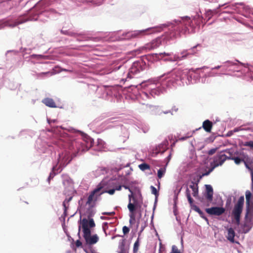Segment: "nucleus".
I'll return each instance as SVG.
<instances>
[{"label":"nucleus","instance_id":"33","mask_svg":"<svg viewBox=\"0 0 253 253\" xmlns=\"http://www.w3.org/2000/svg\"><path fill=\"white\" fill-rule=\"evenodd\" d=\"M151 189L152 191V193L155 195L156 197H157L159 195L158 192L157 191V189L153 186H151Z\"/></svg>","mask_w":253,"mask_h":253},{"label":"nucleus","instance_id":"11","mask_svg":"<svg viewBox=\"0 0 253 253\" xmlns=\"http://www.w3.org/2000/svg\"><path fill=\"white\" fill-rule=\"evenodd\" d=\"M141 66L139 63H134L127 74V78L132 79L134 78L135 75L140 72Z\"/></svg>","mask_w":253,"mask_h":253},{"label":"nucleus","instance_id":"22","mask_svg":"<svg viewBox=\"0 0 253 253\" xmlns=\"http://www.w3.org/2000/svg\"><path fill=\"white\" fill-rule=\"evenodd\" d=\"M54 75L53 72H46L39 73L37 74V77L38 78H42L44 76L50 75L52 76Z\"/></svg>","mask_w":253,"mask_h":253},{"label":"nucleus","instance_id":"6","mask_svg":"<svg viewBox=\"0 0 253 253\" xmlns=\"http://www.w3.org/2000/svg\"><path fill=\"white\" fill-rule=\"evenodd\" d=\"M176 22L177 23L178 27H176V30H178V34H185L188 31V27L191 26L192 21L190 18L186 17L182 18L180 20Z\"/></svg>","mask_w":253,"mask_h":253},{"label":"nucleus","instance_id":"3","mask_svg":"<svg viewBox=\"0 0 253 253\" xmlns=\"http://www.w3.org/2000/svg\"><path fill=\"white\" fill-rule=\"evenodd\" d=\"M69 149L72 152L74 156L81 152L88 150V148L85 146V143L81 141L71 140L69 144Z\"/></svg>","mask_w":253,"mask_h":253},{"label":"nucleus","instance_id":"14","mask_svg":"<svg viewBox=\"0 0 253 253\" xmlns=\"http://www.w3.org/2000/svg\"><path fill=\"white\" fill-rule=\"evenodd\" d=\"M175 30V28H174L173 30H171L169 32H166L165 34L163 35V36L166 38V42H167V41L170 39L176 38L177 37V35L180 34H178V31L176 32Z\"/></svg>","mask_w":253,"mask_h":253},{"label":"nucleus","instance_id":"17","mask_svg":"<svg viewBox=\"0 0 253 253\" xmlns=\"http://www.w3.org/2000/svg\"><path fill=\"white\" fill-rule=\"evenodd\" d=\"M42 103L46 106L51 107L55 108L56 107V103L53 99L50 98H45L42 100Z\"/></svg>","mask_w":253,"mask_h":253},{"label":"nucleus","instance_id":"50","mask_svg":"<svg viewBox=\"0 0 253 253\" xmlns=\"http://www.w3.org/2000/svg\"><path fill=\"white\" fill-rule=\"evenodd\" d=\"M248 213H249V211H247V213H246V217H247Z\"/></svg>","mask_w":253,"mask_h":253},{"label":"nucleus","instance_id":"38","mask_svg":"<svg viewBox=\"0 0 253 253\" xmlns=\"http://www.w3.org/2000/svg\"><path fill=\"white\" fill-rule=\"evenodd\" d=\"M72 199V197H70L69 199H66L63 203V206L64 207L65 210L67 209L66 204H68Z\"/></svg>","mask_w":253,"mask_h":253},{"label":"nucleus","instance_id":"4","mask_svg":"<svg viewBox=\"0 0 253 253\" xmlns=\"http://www.w3.org/2000/svg\"><path fill=\"white\" fill-rule=\"evenodd\" d=\"M244 204V197L242 196L239 198L232 211V215L237 225H239L240 222V217L243 211Z\"/></svg>","mask_w":253,"mask_h":253},{"label":"nucleus","instance_id":"39","mask_svg":"<svg viewBox=\"0 0 253 253\" xmlns=\"http://www.w3.org/2000/svg\"><path fill=\"white\" fill-rule=\"evenodd\" d=\"M130 231L129 228L126 226H124L123 227V232L124 235H126L129 233Z\"/></svg>","mask_w":253,"mask_h":253},{"label":"nucleus","instance_id":"52","mask_svg":"<svg viewBox=\"0 0 253 253\" xmlns=\"http://www.w3.org/2000/svg\"><path fill=\"white\" fill-rule=\"evenodd\" d=\"M51 176H52V174L50 173L48 178L49 179Z\"/></svg>","mask_w":253,"mask_h":253},{"label":"nucleus","instance_id":"15","mask_svg":"<svg viewBox=\"0 0 253 253\" xmlns=\"http://www.w3.org/2000/svg\"><path fill=\"white\" fill-rule=\"evenodd\" d=\"M205 197L208 202H211L213 199V189L211 185H206Z\"/></svg>","mask_w":253,"mask_h":253},{"label":"nucleus","instance_id":"8","mask_svg":"<svg viewBox=\"0 0 253 253\" xmlns=\"http://www.w3.org/2000/svg\"><path fill=\"white\" fill-rule=\"evenodd\" d=\"M166 38L161 36L153 40L151 42L145 44L143 48L152 50L158 48L162 44L163 42H166Z\"/></svg>","mask_w":253,"mask_h":253},{"label":"nucleus","instance_id":"28","mask_svg":"<svg viewBox=\"0 0 253 253\" xmlns=\"http://www.w3.org/2000/svg\"><path fill=\"white\" fill-rule=\"evenodd\" d=\"M111 186H112L115 190L120 191L122 189V186L117 182H113Z\"/></svg>","mask_w":253,"mask_h":253},{"label":"nucleus","instance_id":"2","mask_svg":"<svg viewBox=\"0 0 253 253\" xmlns=\"http://www.w3.org/2000/svg\"><path fill=\"white\" fill-rule=\"evenodd\" d=\"M157 32L158 31L157 28L151 27L141 30L128 32L123 34L122 36L123 39L130 40L133 39L141 38Z\"/></svg>","mask_w":253,"mask_h":253},{"label":"nucleus","instance_id":"21","mask_svg":"<svg viewBox=\"0 0 253 253\" xmlns=\"http://www.w3.org/2000/svg\"><path fill=\"white\" fill-rule=\"evenodd\" d=\"M186 197L187 198L188 201L190 205V206L191 207V208L193 209V206H194L195 205L193 204L194 201L191 197L190 191L189 190V189L188 188L186 190Z\"/></svg>","mask_w":253,"mask_h":253},{"label":"nucleus","instance_id":"19","mask_svg":"<svg viewBox=\"0 0 253 253\" xmlns=\"http://www.w3.org/2000/svg\"><path fill=\"white\" fill-rule=\"evenodd\" d=\"M190 188L192 190V195L194 197H196L198 195V183L191 182V184L189 185Z\"/></svg>","mask_w":253,"mask_h":253},{"label":"nucleus","instance_id":"47","mask_svg":"<svg viewBox=\"0 0 253 253\" xmlns=\"http://www.w3.org/2000/svg\"><path fill=\"white\" fill-rule=\"evenodd\" d=\"M187 137H182L180 138V140H185Z\"/></svg>","mask_w":253,"mask_h":253},{"label":"nucleus","instance_id":"27","mask_svg":"<svg viewBox=\"0 0 253 253\" xmlns=\"http://www.w3.org/2000/svg\"><path fill=\"white\" fill-rule=\"evenodd\" d=\"M139 169L142 170L150 169V166L146 163H143L139 165Z\"/></svg>","mask_w":253,"mask_h":253},{"label":"nucleus","instance_id":"54","mask_svg":"<svg viewBox=\"0 0 253 253\" xmlns=\"http://www.w3.org/2000/svg\"><path fill=\"white\" fill-rule=\"evenodd\" d=\"M116 236H121V237H123V236H122V235H121V236H120V235H116Z\"/></svg>","mask_w":253,"mask_h":253},{"label":"nucleus","instance_id":"25","mask_svg":"<svg viewBox=\"0 0 253 253\" xmlns=\"http://www.w3.org/2000/svg\"><path fill=\"white\" fill-rule=\"evenodd\" d=\"M244 163V164L246 166V167L250 171L251 177H252V183L253 184V167H251L249 166V165L248 164V163L244 161L243 162Z\"/></svg>","mask_w":253,"mask_h":253},{"label":"nucleus","instance_id":"46","mask_svg":"<svg viewBox=\"0 0 253 253\" xmlns=\"http://www.w3.org/2000/svg\"><path fill=\"white\" fill-rule=\"evenodd\" d=\"M103 214H104V215H110V214H111V213H109V212H103Z\"/></svg>","mask_w":253,"mask_h":253},{"label":"nucleus","instance_id":"45","mask_svg":"<svg viewBox=\"0 0 253 253\" xmlns=\"http://www.w3.org/2000/svg\"><path fill=\"white\" fill-rule=\"evenodd\" d=\"M119 253H127V250L126 249L120 250Z\"/></svg>","mask_w":253,"mask_h":253},{"label":"nucleus","instance_id":"49","mask_svg":"<svg viewBox=\"0 0 253 253\" xmlns=\"http://www.w3.org/2000/svg\"><path fill=\"white\" fill-rule=\"evenodd\" d=\"M189 71L190 72L192 71L195 72L196 70H194L193 69H191Z\"/></svg>","mask_w":253,"mask_h":253},{"label":"nucleus","instance_id":"36","mask_svg":"<svg viewBox=\"0 0 253 253\" xmlns=\"http://www.w3.org/2000/svg\"><path fill=\"white\" fill-rule=\"evenodd\" d=\"M214 168L212 167V166H211V168L209 169V170L207 171L205 173H204L202 174L201 176H200V178L202 177V176H207L208 175L213 169Z\"/></svg>","mask_w":253,"mask_h":253},{"label":"nucleus","instance_id":"32","mask_svg":"<svg viewBox=\"0 0 253 253\" xmlns=\"http://www.w3.org/2000/svg\"><path fill=\"white\" fill-rule=\"evenodd\" d=\"M131 204H133L134 211H135L136 208L138 205V201L136 200V198L135 197H133V198L131 199Z\"/></svg>","mask_w":253,"mask_h":253},{"label":"nucleus","instance_id":"43","mask_svg":"<svg viewBox=\"0 0 253 253\" xmlns=\"http://www.w3.org/2000/svg\"><path fill=\"white\" fill-rule=\"evenodd\" d=\"M82 245V243L79 240H77L76 242V246L77 247H81Z\"/></svg>","mask_w":253,"mask_h":253},{"label":"nucleus","instance_id":"41","mask_svg":"<svg viewBox=\"0 0 253 253\" xmlns=\"http://www.w3.org/2000/svg\"><path fill=\"white\" fill-rule=\"evenodd\" d=\"M244 145L246 146H249L251 148H253V141H250L246 142L245 143Z\"/></svg>","mask_w":253,"mask_h":253},{"label":"nucleus","instance_id":"51","mask_svg":"<svg viewBox=\"0 0 253 253\" xmlns=\"http://www.w3.org/2000/svg\"><path fill=\"white\" fill-rule=\"evenodd\" d=\"M234 131L235 132L237 131H238L237 128H235V129H234Z\"/></svg>","mask_w":253,"mask_h":253},{"label":"nucleus","instance_id":"20","mask_svg":"<svg viewBox=\"0 0 253 253\" xmlns=\"http://www.w3.org/2000/svg\"><path fill=\"white\" fill-rule=\"evenodd\" d=\"M135 197L133 192L132 190H131V192H130V194L128 195V199H129V203L127 205V208L129 210V212H133L134 211V206L133 204H131V199L133 198V197Z\"/></svg>","mask_w":253,"mask_h":253},{"label":"nucleus","instance_id":"9","mask_svg":"<svg viewBox=\"0 0 253 253\" xmlns=\"http://www.w3.org/2000/svg\"><path fill=\"white\" fill-rule=\"evenodd\" d=\"M181 72L179 70H174L167 74H164L165 79L168 80L169 84H172L180 79Z\"/></svg>","mask_w":253,"mask_h":253},{"label":"nucleus","instance_id":"31","mask_svg":"<svg viewBox=\"0 0 253 253\" xmlns=\"http://www.w3.org/2000/svg\"><path fill=\"white\" fill-rule=\"evenodd\" d=\"M130 219H129V223L130 224H133L135 221V215H134V211L130 212Z\"/></svg>","mask_w":253,"mask_h":253},{"label":"nucleus","instance_id":"42","mask_svg":"<svg viewBox=\"0 0 253 253\" xmlns=\"http://www.w3.org/2000/svg\"><path fill=\"white\" fill-rule=\"evenodd\" d=\"M215 151H216V149H211L209 151L208 154L210 155H211L213 154L214 153H215Z\"/></svg>","mask_w":253,"mask_h":253},{"label":"nucleus","instance_id":"12","mask_svg":"<svg viewBox=\"0 0 253 253\" xmlns=\"http://www.w3.org/2000/svg\"><path fill=\"white\" fill-rule=\"evenodd\" d=\"M225 210L222 207H211L206 209V211L210 215H214L219 216L222 215Z\"/></svg>","mask_w":253,"mask_h":253},{"label":"nucleus","instance_id":"34","mask_svg":"<svg viewBox=\"0 0 253 253\" xmlns=\"http://www.w3.org/2000/svg\"><path fill=\"white\" fill-rule=\"evenodd\" d=\"M125 243H126L125 239H123L121 241V242L120 243V244L119 246L120 250H122L123 249H126L125 248Z\"/></svg>","mask_w":253,"mask_h":253},{"label":"nucleus","instance_id":"10","mask_svg":"<svg viewBox=\"0 0 253 253\" xmlns=\"http://www.w3.org/2000/svg\"><path fill=\"white\" fill-rule=\"evenodd\" d=\"M226 160H228V156L221 152L213 157V162L210 164L211 166L215 169L219 166H221Z\"/></svg>","mask_w":253,"mask_h":253},{"label":"nucleus","instance_id":"35","mask_svg":"<svg viewBox=\"0 0 253 253\" xmlns=\"http://www.w3.org/2000/svg\"><path fill=\"white\" fill-rule=\"evenodd\" d=\"M193 210H194L195 211L197 212L200 215L203 214V211L197 206H193Z\"/></svg>","mask_w":253,"mask_h":253},{"label":"nucleus","instance_id":"16","mask_svg":"<svg viewBox=\"0 0 253 253\" xmlns=\"http://www.w3.org/2000/svg\"><path fill=\"white\" fill-rule=\"evenodd\" d=\"M212 123L209 120H206L203 123V127L207 132H211L212 127Z\"/></svg>","mask_w":253,"mask_h":253},{"label":"nucleus","instance_id":"37","mask_svg":"<svg viewBox=\"0 0 253 253\" xmlns=\"http://www.w3.org/2000/svg\"><path fill=\"white\" fill-rule=\"evenodd\" d=\"M171 253H181V252L178 249L177 247L176 246L173 245L172 246V250H171Z\"/></svg>","mask_w":253,"mask_h":253},{"label":"nucleus","instance_id":"7","mask_svg":"<svg viewBox=\"0 0 253 253\" xmlns=\"http://www.w3.org/2000/svg\"><path fill=\"white\" fill-rule=\"evenodd\" d=\"M196 46H195L190 49L189 51H188V50H184L181 52V54L182 55V56L181 57L175 55L173 57H169V58L165 59L164 61L171 62L176 61L185 59L189 55H194L196 53V51H195V48L196 47Z\"/></svg>","mask_w":253,"mask_h":253},{"label":"nucleus","instance_id":"1","mask_svg":"<svg viewBox=\"0 0 253 253\" xmlns=\"http://www.w3.org/2000/svg\"><path fill=\"white\" fill-rule=\"evenodd\" d=\"M93 215L92 213H90L88 215V218H84L81 220V225L79 227V233L81 228H82L83 232V237L87 245L91 246L95 244L99 241V237L97 234L91 235V229L95 226V223L91 217Z\"/></svg>","mask_w":253,"mask_h":253},{"label":"nucleus","instance_id":"40","mask_svg":"<svg viewBox=\"0 0 253 253\" xmlns=\"http://www.w3.org/2000/svg\"><path fill=\"white\" fill-rule=\"evenodd\" d=\"M115 189L113 188L112 189H110V190H106L105 191H103V193H107L109 194L110 195H113L115 193Z\"/></svg>","mask_w":253,"mask_h":253},{"label":"nucleus","instance_id":"24","mask_svg":"<svg viewBox=\"0 0 253 253\" xmlns=\"http://www.w3.org/2000/svg\"><path fill=\"white\" fill-rule=\"evenodd\" d=\"M154 56H155L156 58H159V56H163V57L164 56H169L171 55V53L170 52H162L160 53H155L153 54Z\"/></svg>","mask_w":253,"mask_h":253},{"label":"nucleus","instance_id":"23","mask_svg":"<svg viewBox=\"0 0 253 253\" xmlns=\"http://www.w3.org/2000/svg\"><path fill=\"white\" fill-rule=\"evenodd\" d=\"M139 247V238L138 237L137 239V240L135 241V242L134 244L133 248V251L134 253H136L138 250Z\"/></svg>","mask_w":253,"mask_h":253},{"label":"nucleus","instance_id":"30","mask_svg":"<svg viewBox=\"0 0 253 253\" xmlns=\"http://www.w3.org/2000/svg\"><path fill=\"white\" fill-rule=\"evenodd\" d=\"M252 194L249 191H247L246 192V199L247 204L249 205L250 198L251 197Z\"/></svg>","mask_w":253,"mask_h":253},{"label":"nucleus","instance_id":"18","mask_svg":"<svg viewBox=\"0 0 253 253\" xmlns=\"http://www.w3.org/2000/svg\"><path fill=\"white\" fill-rule=\"evenodd\" d=\"M235 236V232L232 228H229L227 230V239L231 243H234V237Z\"/></svg>","mask_w":253,"mask_h":253},{"label":"nucleus","instance_id":"48","mask_svg":"<svg viewBox=\"0 0 253 253\" xmlns=\"http://www.w3.org/2000/svg\"><path fill=\"white\" fill-rule=\"evenodd\" d=\"M220 67V66H217L216 67H215L213 69H219Z\"/></svg>","mask_w":253,"mask_h":253},{"label":"nucleus","instance_id":"29","mask_svg":"<svg viewBox=\"0 0 253 253\" xmlns=\"http://www.w3.org/2000/svg\"><path fill=\"white\" fill-rule=\"evenodd\" d=\"M23 22H24L23 21H19V20H17L16 21H15L14 23L13 24H9V25L8 24V22H6L5 23V25L7 26L11 27H14L15 26H16L18 25L19 24H22Z\"/></svg>","mask_w":253,"mask_h":253},{"label":"nucleus","instance_id":"44","mask_svg":"<svg viewBox=\"0 0 253 253\" xmlns=\"http://www.w3.org/2000/svg\"><path fill=\"white\" fill-rule=\"evenodd\" d=\"M122 187H124L126 189H128L130 192H131L132 189L130 188L128 186L123 185Z\"/></svg>","mask_w":253,"mask_h":253},{"label":"nucleus","instance_id":"13","mask_svg":"<svg viewBox=\"0 0 253 253\" xmlns=\"http://www.w3.org/2000/svg\"><path fill=\"white\" fill-rule=\"evenodd\" d=\"M224 152L228 154L229 156H228V160H233L236 165H239L242 162H244V159L233 156V153L231 152L230 150L229 149H226L225 151H224Z\"/></svg>","mask_w":253,"mask_h":253},{"label":"nucleus","instance_id":"5","mask_svg":"<svg viewBox=\"0 0 253 253\" xmlns=\"http://www.w3.org/2000/svg\"><path fill=\"white\" fill-rule=\"evenodd\" d=\"M101 189V186H98L89 193L86 205L89 206L91 208L95 206L99 197L103 193V192H100Z\"/></svg>","mask_w":253,"mask_h":253},{"label":"nucleus","instance_id":"53","mask_svg":"<svg viewBox=\"0 0 253 253\" xmlns=\"http://www.w3.org/2000/svg\"><path fill=\"white\" fill-rule=\"evenodd\" d=\"M170 111H168V112H165V114H167V113H170Z\"/></svg>","mask_w":253,"mask_h":253},{"label":"nucleus","instance_id":"26","mask_svg":"<svg viewBox=\"0 0 253 253\" xmlns=\"http://www.w3.org/2000/svg\"><path fill=\"white\" fill-rule=\"evenodd\" d=\"M166 172V169L165 168H161L158 171V177L159 178H161Z\"/></svg>","mask_w":253,"mask_h":253}]
</instances>
